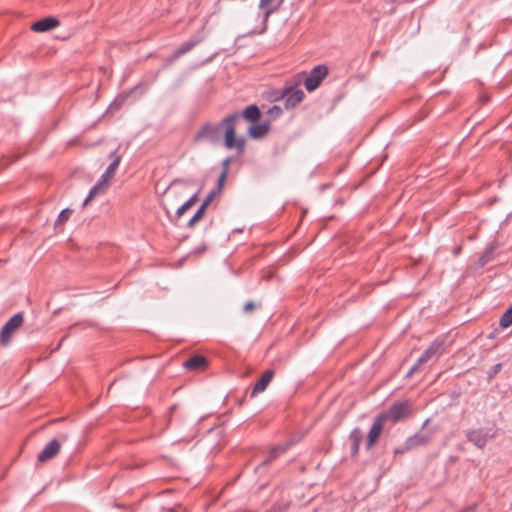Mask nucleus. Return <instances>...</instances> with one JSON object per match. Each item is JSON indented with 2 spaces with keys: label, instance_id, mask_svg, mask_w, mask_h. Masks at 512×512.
Here are the masks:
<instances>
[{
  "label": "nucleus",
  "instance_id": "29",
  "mask_svg": "<svg viewBox=\"0 0 512 512\" xmlns=\"http://www.w3.org/2000/svg\"><path fill=\"white\" fill-rule=\"evenodd\" d=\"M181 56L178 55V52L175 50L174 53L172 55H170L168 58L165 59L164 61V67H168L170 66L172 63H174V61H176L178 58H180Z\"/></svg>",
  "mask_w": 512,
  "mask_h": 512
},
{
  "label": "nucleus",
  "instance_id": "26",
  "mask_svg": "<svg viewBox=\"0 0 512 512\" xmlns=\"http://www.w3.org/2000/svg\"><path fill=\"white\" fill-rule=\"evenodd\" d=\"M71 214H72L71 209H69V208L63 209L57 217V220L55 222V227L58 228V227L64 225V223L70 218Z\"/></svg>",
  "mask_w": 512,
  "mask_h": 512
},
{
  "label": "nucleus",
  "instance_id": "13",
  "mask_svg": "<svg viewBox=\"0 0 512 512\" xmlns=\"http://www.w3.org/2000/svg\"><path fill=\"white\" fill-rule=\"evenodd\" d=\"M208 366V359L200 354H195L189 357L184 363L183 367L186 370H202Z\"/></svg>",
  "mask_w": 512,
  "mask_h": 512
},
{
  "label": "nucleus",
  "instance_id": "31",
  "mask_svg": "<svg viewBox=\"0 0 512 512\" xmlns=\"http://www.w3.org/2000/svg\"><path fill=\"white\" fill-rule=\"evenodd\" d=\"M409 450H412L411 448H408V444L407 442L405 441V443L402 445V446H399V447H396L394 449V454H404L406 453L407 451Z\"/></svg>",
  "mask_w": 512,
  "mask_h": 512
},
{
  "label": "nucleus",
  "instance_id": "27",
  "mask_svg": "<svg viewBox=\"0 0 512 512\" xmlns=\"http://www.w3.org/2000/svg\"><path fill=\"white\" fill-rule=\"evenodd\" d=\"M206 209L207 208H205L203 205H200L194 216L189 220L188 227H193L195 223L201 220L204 217Z\"/></svg>",
  "mask_w": 512,
  "mask_h": 512
},
{
  "label": "nucleus",
  "instance_id": "40",
  "mask_svg": "<svg viewBox=\"0 0 512 512\" xmlns=\"http://www.w3.org/2000/svg\"><path fill=\"white\" fill-rule=\"evenodd\" d=\"M395 10L394 6H392L390 9H389V13H393Z\"/></svg>",
  "mask_w": 512,
  "mask_h": 512
},
{
  "label": "nucleus",
  "instance_id": "17",
  "mask_svg": "<svg viewBox=\"0 0 512 512\" xmlns=\"http://www.w3.org/2000/svg\"><path fill=\"white\" fill-rule=\"evenodd\" d=\"M445 351V345L443 341L435 340L432 344L422 353L424 354L428 361L433 358H438Z\"/></svg>",
  "mask_w": 512,
  "mask_h": 512
},
{
  "label": "nucleus",
  "instance_id": "21",
  "mask_svg": "<svg viewBox=\"0 0 512 512\" xmlns=\"http://www.w3.org/2000/svg\"><path fill=\"white\" fill-rule=\"evenodd\" d=\"M107 186L103 184L100 180L94 185L83 202V205H87L96 195L102 192Z\"/></svg>",
  "mask_w": 512,
  "mask_h": 512
},
{
  "label": "nucleus",
  "instance_id": "38",
  "mask_svg": "<svg viewBox=\"0 0 512 512\" xmlns=\"http://www.w3.org/2000/svg\"><path fill=\"white\" fill-rule=\"evenodd\" d=\"M461 512H475L473 507H468L467 509L461 511Z\"/></svg>",
  "mask_w": 512,
  "mask_h": 512
},
{
  "label": "nucleus",
  "instance_id": "2",
  "mask_svg": "<svg viewBox=\"0 0 512 512\" xmlns=\"http://www.w3.org/2000/svg\"><path fill=\"white\" fill-rule=\"evenodd\" d=\"M305 72H300L294 75L291 79L285 82L284 87L281 89L279 98L285 99V108H294L297 104L303 101L305 94L298 87L302 84Z\"/></svg>",
  "mask_w": 512,
  "mask_h": 512
},
{
  "label": "nucleus",
  "instance_id": "36",
  "mask_svg": "<svg viewBox=\"0 0 512 512\" xmlns=\"http://www.w3.org/2000/svg\"><path fill=\"white\" fill-rule=\"evenodd\" d=\"M416 362L418 363V365H420V366H421V365H423V364L427 363V362H428V359H427V357H426L424 354H422V355L418 358V360H417Z\"/></svg>",
  "mask_w": 512,
  "mask_h": 512
},
{
  "label": "nucleus",
  "instance_id": "1",
  "mask_svg": "<svg viewBox=\"0 0 512 512\" xmlns=\"http://www.w3.org/2000/svg\"><path fill=\"white\" fill-rule=\"evenodd\" d=\"M239 117L236 114H229L219 123L205 122L194 135L195 143H209L213 146L220 144L223 134L224 145L227 149H236L239 154L245 150L246 140L244 137H236V124Z\"/></svg>",
  "mask_w": 512,
  "mask_h": 512
},
{
  "label": "nucleus",
  "instance_id": "10",
  "mask_svg": "<svg viewBox=\"0 0 512 512\" xmlns=\"http://www.w3.org/2000/svg\"><path fill=\"white\" fill-rule=\"evenodd\" d=\"M109 157L112 158L113 160L99 179L106 186H108V183L114 177L115 172L121 161V156L117 154V150L111 152L109 154Z\"/></svg>",
  "mask_w": 512,
  "mask_h": 512
},
{
  "label": "nucleus",
  "instance_id": "8",
  "mask_svg": "<svg viewBox=\"0 0 512 512\" xmlns=\"http://www.w3.org/2000/svg\"><path fill=\"white\" fill-rule=\"evenodd\" d=\"M385 423L386 422L383 420V418L379 414L374 418V422H373L372 426L370 427V430H369L367 438H366V442H365L366 450H370L377 443V441L383 431Z\"/></svg>",
  "mask_w": 512,
  "mask_h": 512
},
{
  "label": "nucleus",
  "instance_id": "37",
  "mask_svg": "<svg viewBox=\"0 0 512 512\" xmlns=\"http://www.w3.org/2000/svg\"><path fill=\"white\" fill-rule=\"evenodd\" d=\"M178 409V405L177 404H174L170 407L169 409V413H170V418L172 417V415H174V413L176 412V410Z\"/></svg>",
  "mask_w": 512,
  "mask_h": 512
},
{
  "label": "nucleus",
  "instance_id": "33",
  "mask_svg": "<svg viewBox=\"0 0 512 512\" xmlns=\"http://www.w3.org/2000/svg\"><path fill=\"white\" fill-rule=\"evenodd\" d=\"M420 368V365H418V363L416 362L414 365H412V367L409 369V371L407 372L406 374V377L409 378L411 377L416 371H418V369Z\"/></svg>",
  "mask_w": 512,
  "mask_h": 512
},
{
  "label": "nucleus",
  "instance_id": "42",
  "mask_svg": "<svg viewBox=\"0 0 512 512\" xmlns=\"http://www.w3.org/2000/svg\"><path fill=\"white\" fill-rule=\"evenodd\" d=\"M460 249H461L460 247H457V248L455 249V254L459 253Z\"/></svg>",
  "mask_w": 512,
  "mask_h": 512
},
{
  "label": "nucleus",
  "instance_id": "12",
  "mask_svg": "<svg viewBox=\"0 0 512 512\" xmlns=\"http://www.w3.org/2000/svg\"><path fill=\"white\" fill-rule=\"evenodd\" d=\"M233 114L238 115L239 121L243 118L251 123H257L261 118V111L255 104L247 106L241 113L234 112Z\"/></svg>",
  "mask_w": 512,
  "mask_h": 512
},
{
  "label": "nucleus",
  "instance_id": "34",
  "mask_svg": "<svg viewBox=\"0 0 512 512\" xmlns=\"http://www.w3.org/2000/svg\"><path fill=\"white\" fill-rule=\"evenodd\" d=\"M502 369V365L500 363H497L495 364L493 367H492V370H491V373H490V376L494 375V374H497L498 372H500Z\"/></svg>",
  "mask_w": 512,
  "mask_h": 512
},
{
  "label": "nucleus",
  "instance_id": "6",
  "mask_svg": "<svg viewBox=\"0 0 512 512\" xmlns=\"http://www.w3.org/2000/svg\"><path fill=\"white\" fill-rule=\"evenodd\" d=\"M24 322L22 313L13 315L2 327L0 331V344L7 346L10 344L13 333L21 327Z\"/></svg>",
  "mask_w": 512,
  "mask_h": 512
},
{
  "label": "nucleus",
  "instance_id": "32",
  "mask_svg": "<svg viewBox=\"0 0 512 512\" xmlns=\"http://www.w3.org/2000/svg\"><path fill=\"white\" fill-rule=\"evenodd\" d=\"M198 200V195H192L183 205L185 208L190 209Z\"/></svg>",
  "mask_w": 512,
  "mask_h": 512
},
{
  "label": "nucleus",
  "instance_id": "30",
  "mask_svg": "<svg viewBox=\"0 0 512 512\" xmlns=\"http://www.w3.org/2000/svg\"><path fill=\"white\" fill-rule=\"evenodd\" d=\"M255 309H256V304L252 301H248L243 307V311L246 314L252 313Z\"/></svg>",
  "mask_w": 512,
  "mask_h": 512
},
{
  "label": "nucleus",
  "instance_id": "24",
  "mask_svg": "<svg viewBox=\"0 0 512 512\" xmlns=\"http://www.w3.org/2000/svg\"><path fill=\"white\" fill-rule=\"evenodd\" d=\"M198 43H199V40L191 39V40L181 44L176 49V51L178 52V55L182 56V55L186 54L187 52L191 51Z\"/></svg>",
  "mask_w": 512,
  "mask_h": 512
},
{
  "label": "nucleus",
  "instance_id": "25",
  "mask_svg": "<svg viewBox=\"0 0 512 512\" xmlns=\"http://www.w3.org/2000/svg\"><path fill=\"white\" fill-rule=\"evenodd\" d=\"M512 324V306L508 308L500 317L499 326L503 329L508 328Z\"/></svg>",
  "mask_w": 512,
  "mask_h": 512
},
{
  "label": "nucleus",
  "instance_id": "7",
  "mask_svg": "<svg viewBox=\"0 0 512 512\" xmlns=\"http://www.w3.org/2000/svg\"><path fill=\"white\" fill-rule=\"evenodd\" d=\"M68 439L67 434H59L57 438L52 439L43 450L38 454L39 462H46L53 459L60 451L61 445Z\"/></svg>",
  "mask_w": 512,
  "mask_h": 512
},
{
  "label": "nucleus",
  "instance_id": "11",
  "mask_svg": "<svg viewBox=\"0 0 512 512\" xmlns=\"http://www.w3.org/2000/svg\"><path fill=\"white\" fill-rule=\"evenodd\" d=\"M60 25V21L55 17H45L36 22H34L31 26V29L34 32L43 33L50 31Z\"/></svg>",
  "mask_w": 512,
  "mask_h": 512
},
{
  "label": "nucleus",
  "instance_id": "23",
  "mask_svg": "<svg viewBox=\"0 0 512 512\" xmlns=\"http://www.w3.org/2000/svg\"><path fill=\"white\" fill-rule=\"evenodd\" d=\"M494 252H495V246H493V245L488 246L485 249V251L483 252V254L481 255V257L479 258V264L481 266H484L487 263H489L490 261H492L494 258Z\"/></svg>",
  "mask_w": 512,
  "mask_h": 512
},
{
  "label": "nucleus",
  "instance_id": "19",
  "mask_svg": "<svg viewBox=\"0 0 512 512\" xmlns=\"http://www.w3.org/2000/svg\"><path fill=\"white\" fill-rule=\"evenodd\" d=\"M363 439V433L360 428H354L349 434V441L351 443V456L355 457L359 452L360 443Z\"/></svg>",
  "mask_w": 512,
  "mask_h": 512
},
{
  "label": "nucleus",
  "instance_id": "41",
  "mask_svg": "<svg viewBox=\"0 0 512 512\" xmlns=\"http://www.w3.org/2000/svg\"><path fill=\"white\" fill-rule=\"evenodd\" d=\"M178 182H180V181H179V180H174V181L170 184V186H173L174 184H176V183H178Z\"/></svg>",
  "mask_w": 512,
  "mask_h": 512
},
{
  "label": "nucleus",
  "instance_id": "35",
  "mask_svg": "<svg viewBox=\"0 0 512 512\" xmlns=\"http://www.w3.org/2000/svg\"><path fill=\"white\" fill-rule=\"evenodd\" d=\"M188 209L182 204L176 211L177 217H181Z\"/></svg>",
  "mask_w": 512,
  "mask_h": 512
},
{
  "label": "nucleus",
  "instance_id": "22",
  "mask_svg": "<svg viewBox=\"0 0 512 512\" xmlns=\"http://www.w3.org/2000/svg\"><path fill=\"white\" fill-rule=\"evenodd\" d=\"M232 157L225 158L221 163V173L218 177V181L225 183L229 174V167L232 162Z\"/></svg>",
  "mask_w": 512,
  "mask_h": 512
},
{
  "label": "nucleus",
  "instance_id": "5",
  "mask_svg": "<svg viewBox=\"0 0 512 512\" xmlns=\"http://www.w3.org/2000/svg\"><path fill=\"white\" fill-rule=\"evenodd\" d=\"M328 74L326 65L320 64L315 66L308 75L305 74L303 84L308 92L316 90Z\"/></svg>",
  "mask_w": 512,
  "mask_h": 512
},
{
  "label": "nucleus",
  "instance_id": "16",
  "mask_svg": "<svg viewBox=\"0 0 512 512\" xmlns=\"http://www.w3.org/2000/svg\"><path fill=\"white\" fill-rule=\"evenodd\" d=\"M270 131V120L264 121L260 124H253L248 129V135L253 139H261L265 137Z\"/></svg>",
  "mask_w": 512,
  "mask_h": 512
},
{
  "label": "nucleus",
  "instance_id": "39",
  "mask_svg": "<svg viewBox=\"0 0 512 512\" xmlns=\"http://www.w3.org/2000/svg\"><path fill=\"white\" fill-rule=\"evenodd\" d=\"M397 0H385L386 3L393 5Z\"/></svg>",
  "mask_w": 512,
  "mask_h": 512
},
{
  "label": "nucleus",
  "instance_id": "20",
  "mask_svg": "<svg viewBox=\"0 0 512 512\" xmlns=\"http://www.w3.org/2000/svg\"><path fill=\"white\" fill-rule=\"evenodd\" d=\"M224 185L225 183H222L220 181L217 180V185L215 188H213L209 193L208 195L206 196V198L204 199L203 203L201 205H203L205 208L208 207V205L213 201V199L217 196H220L223 192V188H224Z\"/></svg>",
  "mask_w": 512,
  "mask_h": 512
},
{
  "label": "nucleus",
  "instance_id": "15",
  "mask_svg": "<svg viewBox=\"0 0 512 512\" xmlns=\"http://www.w3.org/2000/svg\"><path fill=\"white\" fill-rule=\"evenodd\" d=\"M284 0H260L259 8L264 11V21L282 6Z\"/></svg>",
  "mask_w": 512,
  "mask_h": 512
},
{
  "label": "nucleus",
  "instance_id": "18",
  "mask_svg": "<svg viewBox=\"0 0 512 512\" xmlns=\"http://www.w3.org/2000/svg\"><path fill=\"white\" fill-rule=\"evenodd\" d=\"M430 440L431 436L429 434L418 432L408 437L406 442L408 444V448L414 449L416 447L426 445Z\"/></svg>",
  "mask_w": 512,
  "mask_h": 512
},
{
  "label": "nucleus",
  "instance_id": "9",
  "mask_svg": "<svg viewBox=\"0 0 512 512\" xmlns=\"http://www.w3.org/2000/svg\"><path fill=\"white\" fill-rule=\"evenodd\" d=\"M293 444L294 443L290 441L285 444L275 445L274 447H272L271 450L269 451L268 456L258 466L255 467V472L260 473L264 467H266L271 462L276 460L279 457V455L285 453Z\"/></svg>",
  "mask_w": 512,
  "mask_h": 512
},
{
  "label": "nucleus",
  "instance_id": "4",
  "mask_svg": "<svg viewBox=\"0 0 512 512\" xmlns=\"http://www.w3.org/2000/svg\"><path fill=\"white\" fill-rule=\"evenodd\" d=\"M496 430L492 427H482L469 430L466 437L469 442L473 443L477 448H484L490 439L495 438Z\"/></svg>",
  "mask_w": 512,
  "mask_h": 512
},
{
  "label": "nucleus",
  "instance_id": "3",
  "mask_svg": "<svg viewBox=\"0 0 512 512\" xmlns=\"http://www.w3.org/2000/svg\"><path fill=\"white\" fill-rule=\"evenodd\" d=\"M411 404L408 401L395 402L386 411L379 413L385 422L396 423L409 416Z\"/></svg>",
  "mask_w": 512,
  "mask_h": 512
},
{
  "label": "nucleus",
  "instance_id": "28",
  "mask_svg": "<svg viewBox=\"0 0 512 512\" xmlns=\"http://www.w3.org/2000/svg\"><path fill=\"white\" fill-rule=\"evenodd\" d=\"M267 114L270 118L269 120H273L278 118L282 114V109L281 107L274 105L268 109Z\"/></svg>",
  "mask_w": 512,
  "mask_h": 512
},
{
  "label": "nucleus",
  "instance_id": "14",
  "mask_svg": "<svg viewBox=\"0 0 512 512\" xmlns=\"http://www.w3.org/2000/svg\"><path fill=\"white\" fill-rule=\"evenodd\" d=\"M274 370L268 369L266 370L260 377V379L256 382L251 392V397H255L257 394L266 390L267 386L271 382L274 377Z\"/></svg>",
  "mask_w": 512,
  "mask_h": 512
}]
</instances>
